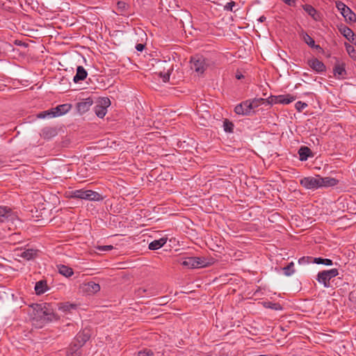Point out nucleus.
Listing matches in <instances>:
<instances>
[{
    "mask_svg": "<svg viewBox=\"0 0 356 356\" xmlns=\"http://www.w3.org/2000/svg\"><path fill=\"white\" fill-rule=\"evenodd\" d=\"M55 310L54 304L43 302L29 306L27 312L33 325L42 327L46 323L57 321L59 319V316Z\"/></svg>",
    "mask_w": 356,
    "mask_h": 356,
    "instance_id": "1",
    "label": "nucleus"
},
{
    "mask_svg": "<svg viewBox=\"0 0 356 356\" xmlns=\"http://www.w3.org/2000/svg\"><path fill=\"white\" fill-rule=\"evenodd\" d=\"M70 197L73 199H81L90 201H100L103 200L102 195L92 190H75L70 193Z\"/></svg>",
    "mask_w": 356,
    "mask_h": 356,
    "instance_id": "2",
    "label": "nucleus"
},
{
    "mask_svg": "<svg viewBox=\"0 0 356 356\" xmlns=\"http://www.w3.org/2000/svg\"><path fill=\"white\" fill-rule=\"evenodd\" d=\"M338 275L339 271L337 268L322 270L318 273L316 280L322 284L324 287L329 288L330 286V280Z\"/></svg>",
    "mask_w": 356,
    "mask_h": 356,
    "instance_id": "3",
    "label": "nucleus"
},
{
    "mask_svg": "<svg viewBox=\"0 0 356 356\" xmlns=\"http://www.w3.org/2000/svg\"><path fill=\"white\" fill-rule=\"evenodd\" d=\"M191 69L199 74H202L209 66V61L202 56L195 55L191 60Z\"/></svg>",
    "mask_w": 356,
    "mask_h": 356,
    "instance_id": "4",
    "label": "nucleus"
},
{
    "mask_svg": "<svg viewBox=\"0 0 356 356\" xmlns=\"http://www.w3.org/2000/svg\"><path fill=\"white\" fill-rule=\"evenodd\" d=\"M181 264L188 268L193 269L207 267L209 265V262L204 257H186Z\"/></svg>",
    "mask_w": 356,
    "mask_h": 356,
    "instance_id": "5",
    "label": "nucleus"
},
{
    "mask_svg": "<svg viewBox=\"0 0 356 356\" xmlns=\"http://www.w3.org/2000/svg\"><path fill=\"white\" fill-rule=\"evenodd\" d=\"M90 331L87 329H84L79 332L75 337L74 341L72 343L71 349L72 351L76 352L78 349L81 348L90 338Z\"/></svg>",
    "mask_w": 356,
    "mask_h": 356,
    "instance_id": "6",
    "label": "nucleus"
},
{
    "mask_svg": "<svg viewBox=\"0 0 356 356\" xmlns=\"http://www.w3.org/2000/svg\"><path fill=\"white\" fill-rule=\"evenodd\" d=\"M41 217V211L38 210L35 205L24 206V221L38 222Z\"/></svg>",
    "mask_w": 356,
    "mask_h": 356,
    "instance_id": "7",
    "label": "nucleus"
},
{
    "mask_svg": "<svg viewBox=\"0 0 356 356\" xmlns=\"http://www.w3.org/2000/svg\"><path fill=\"white\" fill-rule=\"evenodd\" d=\"M320 175L315 177H305L300 180V185L307 190L315 191L321 188L319 183Z\"/></svg>",
    "mask_w": 356,
    "mask_h": 356,
    "instance_id": "8",
    "label": "nucleus"
},
{
    "mask_svg": "<svg viewBox=\"0 0 356 356\" xmlns=\"http://www.w3.org/2000/svg\"><path fill=\"white\" fill-rule=\"evenodd\" d=\"M111 105V101L108 97L101 98L97 104L94 107V111L97 117L103 118L107 113V108Z\"/></svg>",
    "mask_w": 356,
    "mask_h": 356,
    "instance_id": "9",
    "label": "nucleus"
},
{
    "mask_svg": "<svg viewBox=\"0 0 356 356\" xmlns=\"http://www.w3.org/2000/svg\"><path fill=\"white\" fill-rule=\"evenodd\" d=\"M40 250L36 248H33L29 245L24 247V260L34 262L39 257Z\"/></svg>",
    "mask_w": 356,
    "mask_h": 356,
    "instance_id": "10",
    "label": "nucleus"
},
{
    "mask_svg": "<svg viewBox=\"0 0 356 356\" xmlns=\"http://www.w3.org/2000/svg\"><path fill=\"white\" fill-rule=\"evenodd\" d=\"M93 104V100L91 97H88L78 102L76 105L77 112L82 115L86 113Z\"/></svg>",
    "mask_w": 356,
    "mask_h": 356,
    "instance_id": "11",
    "label": "nucleus"
},
{
    "mask_svg": "<svg viewBox=\"0 0 356 356\" xmlns=\"http://www.w3.org/2000/svg\"><path fill=\"white\" fill-rule=\"evenodd\" d=\"M307 64L313 70L318 73L325 72L326 70L324 63L316 58L308 60Z\"/></svg>",
    "mask_w": 356,
    "mask_h": 356,
    "instance_id": "12",
    "label": "nucleus"
},
{
    "mask_svg": "<svg viewBox=\"0 0 356 356\" xmlns=\"http://www.w3.org/2000/svg\"><path fill=\"white\" fill-rule=\"evenodd\" d=\"M250 104L246 100L236 106L234 111L238 115H247L251 113Z\"/></svg>",
    "mask_w": 356,
    "mask_h": 356,
    "instance_id": "13",
    "label": "nucleus"
},
{
    "mask_svg": "<svg viewBox=\"0 0 356 356\" xmlns=\"http://www.w3.org/2000/svg\"><path fill=\"white\" fill-rule=\"evenodd\" d=\"M82 289L84 291H86L90 294H93V293H95L99 291L100 286L99 284H97L95 282L90 281L87 283H84L83 284Z\"/></svg>",
    "mask_w": 356,
    "mask_h": 356,
    "instance_id": "14",
    "label": "nucleus"
},
{
    "mask_svg": "<svg viewBox=\"0 0 356 356\" xmlns=\"http://www.w3.org/2000/svg\"><path fill=\"white\" fill-rule=\"evenodd\" d=\"M72 108L71 104H63L53 108L56 117L61 116L69 112Z\"/></svg>",
    "mask_w": 356,
    "mask_h": 356,
    "instance_id": "15",
    "label": "nucleus"
},
{
    "mask_svg": "<svg viewBox=\"0 0 356 356\" xmlns=\"http://www.w3.org/2000/svg\"><path fill=\"white\" fill-rule=\"evenodd\" d=\"M300 36L302 39L304 40V42L311 48H314L317 50L322 49V48L319 45L315 44L314 39L311 36H309L306 32L302 31L300 33Z\"/></svg>",
    "mask_w": 356,
    "mask_h": 356,
    "instance_id": "16",
    "label": "nucleus"
},
{
    "mask_svg": "<svg viewBox=\"0 0 356 356\" xmlns=\"http://www.w3.org/2000/svg\"><path fill=\"white\" fill-rule=\"evenodd\" d=\"M35 291L37 295H41L47 291L49 288L45 280H42L35 283Z\"/></svg>",
    "mask_w": 356,
    "mask_h": 356,
    "instance_id": "17",
    "label": "nucleus"
},
{
    "mask_svg": "<svg viewBox=\"0 0 356 356\" xmlns=\"http://www.w3.org/2000/svg\"><path fill=\"white\" fill-rule=\"evenodd\" d=\"M298 153L299 154V159L301 161H307L309 157L313 156L311 149L306 146L300 147Z\"/></svg>",
    "mask_w": 356,
    "mask_h": 356,
    "instance_id": "18",
    "label": "nucleus"
},
{
    "mask_svg": "<svg viewBox=\"0 0 356 356\" xmlns=\"http://www.w3.org/2000/svg\"><path fill=\"white\" fill-rule=\"evenodd\" d=\"M319 183L321 188L330 187L336 186L339 183V180L332 177H322L320 176Z\"/></svg>",
    "mask_w": 356,
    "mask_h": 356,
    "instance_id": "19",
    "label": "nucleus"
},
{
    "mask_svg": "<svg viewBox=\"0 0 356 356\" xmlns=\"http://www.w3.org/2000/svg\"><path fill=\"white\" fill-rule=\"evenodd\" d=\"M334 75L337 79H343L346 76V71L343 63H337L334 65Z\"/></svg>",
    "mask_w": 356,
    "mask_h": 356,
    "instance_id": "20",
    "label": "nucleus"
},
{
    "mask_svg": "<svg viewBox=\"0 0 356 356\" xmlns=\"http://www.w3.org/2000/svg\"><path fill=\"white\" fill-rule=\"evenodd\" d=\"M88 73L83 66H78L76 75L73 78L74 83L83 81L87 77Z\"/></svg>",
    "mask_w": 356,
    "mask_h": 356,
    "instance_id": "21",
    "label": "nucleus"
},
{
    "mask_svg": "<svg viewBox=\"0 0 356 356\" xmlns=\"http://www.w3.org/2000/svg\"><path fill=\"white\" fill-rule=\"evenodd\" d=\"M10 209L6 207H0V222H5L13 220Z\"/></svg>",
    "mask_w": 356,
    "mask_h": 356,
    "instance_id": "22",
    "label": "nucleus"
},
{
    "mask_svg": "<svg viewBox=\"0 0 356 356\" xmlns=\"http://www.w3.org/2000/svg\"><path fill=\"white\" fill-rule=\"evenodd\" d=\"M56 267L58 273L66 277H70L74 275L73 269L67 266L58 264Z\"/></svg>",
    "mask_w": 356,
    "mask_h": 356,
    "instance_id": "23",
    "label": "nucleus"
},
{
    "mask_svg": "<svg viewBox=\"0 0 356 356\" xmlns=\"http://www.w3.org/2000/svg\"><path fill=\"white\" fill-rule=\"evenodd\" d=\"M167 242L166 238H161L159 240H154L149 244V249L156 250L163 247Z\"/></svg>",
    "mask_w": 356,
    "mask_h": 356,
    "instance_id": "24",
    "label": "nucleus"
},
{
    "mask_svg": "<svg viewBox=\"0 0 356 356\" xmlns=\"http://www.w3.org/2000/svg\"><path fill=\"white\" fill-rule=\"evenodd\" d=\"M295 98L291 95H277V102L278 104H289L293 102Z\"/></svg>",
    "mask_w": 356,
    "mask_h": 356,
    "instance_id": "25",
    "label": "nucleus"
},
{
    "mask_svg": "<svg viewBox=\"0 0 356 356\" xmlns=\"http://www.w3.org/2000/svg\"><path fill=\"white\" fill-rule=\"evenodd\" d=\"M37 117L38 118H41V119H44V118L51 119V118H56V115H55V113H54L53 108H50L49 110L44 111H42V112L39 113L37 115Z\"/></svg>",
    "mask_w": 356,
    "mask_h": 356,
    "instance_id": "26",
    "label": "nucleus"
},
{
    "mask_svg": "<svg viewBox=\"0 0 356 356\" xmlns=\"http://www.w3.org/2000/svg\"><path fill=\"white\" fill-rule=\"evenodd\" d=\"M342 15L346 19V20L349 22H356V15L350 10V8L346 9Z\"/></svg>",
    "mask_w": 356,
    "mask_h": 356,
    "instance_id": "27",
    "label": "nucleus"
},
{
    "mask_svg": "<svg viewBox=\"0 0 356 356\" xmlns=\"http://www.w3.org/2000/svg\"><path fill=\"white\" fill-rule=\"evenodd\" d=\"M138 296H152L156 294V293L154 291V289L152 288L150 289H145V288H139L136 291Z\"/></svg>",
    "mask_w": 356,
    "mask_h": 356,
    "instance_id": "28",
    "label": "nucleus"
},
{
    "mask_svg": "<svg viewBox=\"0 0 356 356\" xmlns=\"http://www.w3.org/2000/svg\"><path fill=\"white\" fill-rule=\"evenodd\" d=\"M265 99H266L264 98H254L253 99L248 100L249 103L251 104L250 111H252L253 108H257L261 104H266Z\"/></svg>",
    "mask_w": 356,
    "mask_h": 356,
    "instance_id": "29",
    "label": "nucleus"
},
{
    "mask_svg": "<svg viewBox=\"0 0 356 356\" xmlns=\"http://www.w3.org/2000/svg\"><path fill=\"white\" fill-rule=\"evenodd\" d=\"M284 274L286 276H291L295 273L294 263L293 261L288 264V265L282 268Z\"/></svg>",
    "mask_w": 356,
    "mask_h": 356,
    "instance_id": "30",
    "label": "nucleus"
},
{
    "mask_svg": "<svg viewBox=\"0 0 356 356\" xmlns=\"http://www.w3.org/2000/svg\"><path fill=\"white\" fill-rule=\"evenodd\" d=\"M340 32L348 40H349L351 37H353V34H355L350 28L346 26L340 29Z\"/></svg>",
    "mask_w": 356,
    "mask_h": 356,
    "instance_id": "31",
    "label": "nucleus"
},
{
    "mask_svg": "<svg viewBox=\"0 0 356 356\" xmlns=\"http://www.w3.org/2000/svg\"><path fill=\"white\" fill-rule=\"evenodd\" d=\"M314 263L317 264H323L325 266H332L333 264L332 260L330 259H323L321 257L314 258Z\"/></svg>",
    "mask_w": 356,
    "mask_h": 356,
    "instance_id": "32",
    "label": "nucleus"
},
{
    "mask_svg": "<svg viewBox=\"0 0 356 356\" xmlns=\"http://www.w3.org/2000/svg\"><path fill=\"white\" fill-rule=\"evenodd\" d=\"M303 9L305 12H307L311 17H312L314 19L316 20V10L315 8L311 5L305 4L303 6Z\"/></svg>",
    "mask_w": 356,
    "mask_h": 356,
    "instance_id": "33",
    "label": "nucleus"
},
{
    "mask_svg": "<svg viewBox=\"0 0 356 356\" xmlns=\"http://www.w3.org/2000/svg\"><path fill=\"white\" fill-rule=\"evenodd\" d=\"M224 131L225 132H233L234 130V124L229 121L227 119H225L223 120V124H222Z\"/></svg>",
    "mask_w": 356,
    "mask_h": 356,
    "instance_id": "34",
    "label": "nucleus"
},
{
    "mask_svg": "<svg viewBox=\"0 0 356 356\" xmlns=\"http://www.w3.org/2000/svg\"><path fill=\"white\" fill-rule=\"evenodd\" d=\"M265 306L268 308L273 309L275 310H279L282 309L281 305L279 303L268 302L265 303Z\"/></svg>",
    "mask_w": 356,
    "mask_h": 356,
    "instance_id": "35",
    "label": "nucleus"
},
{
    "mask_svg": "<svg viewBox=\"0 0 356 356\" xmlns=\"http://www.w3.org/2000/svg\"><path fill=\"white\" fill-rule=\"evenodd\" d=\"M336 7L340 11L341 15H343V12H345L346 9L348 8V7L341 1H337Z\"/></svg>",
    "mask_w": 356,
    "mask_h": 356,
    "instance_id": "36",
    "label": "nucleus"
},
{
    "mask_svg": "<svg viewBox=\"0 0 356 356\" xmlns=\"http://www.w3.org/2000/svg\"><path fill=\"white\" fill-rule=\"evenodd\" d=\"M154 352L150 349H144L143 350H140L137 353V356H153Z\"/></svg>",
    "mask_w": 356,
    "mask_h": 356,
    "instance_id": "37",
    "label": "nucleus"
},
{
    "mask_svg": "<svg viewBox=\"0 0 356 356\" xmlns=\"http://www.w3.org/2000/svg\"><path fill=\"white\" fill-rule=\"evenodd\" d=\"M277 96H270L269 97L266 98L265 99L266 104L268 105H273L278 104V102H277Z\"/></svg>",
    "mask_w": 356,
    "mask_h": 356,
    "instance_id": "38",
    "label": "nucleus"
},
{
    "mask_svg": "<svg viewBox=\"0 0 356 356\" xmlns=\"http://www.w3.org/2000/svg\"><path fill=\"white\" fill-rule=\"evenodd\" d=\"M127 7L128 5L124 1H120L117 3V8L120 12H124L127 10Z\"/></svg>",
    "mask_w": 356,
    "mask_h": 356,
    "instance_id": "39",
    "label": "nucleus"
},
{
    "mask_svg": "<svg viewBox=\"0 0 356 356\" xmlns=\"http://www.w3.org/2000/svg\"><path fill=\"white\" fill-rule=\"evenodd\" d=\"M70 138H69L68 135H65V136L62 137V141H61V147H68L70 144Z\"/></svg>",
    "mask_w": 356,
    "mask_h": 356,
    "instance_id": "40",
    "label": "nucleus"
},
{
    "mask_svg": "<svg viewBox=\"0 0 356 356\" xmlns=\"http://www.w3.org/2000/svg\"><path fill=\"white\" fill-rule=\"evenodd\" d=\"M74 307L75 306L73 305H69L67 303H65V304H60L58 307V309L60 310H63L64 312H66V311L70 310V309H72V308H74Z\"/></svg>",
    "mask_w": 356,
    "mask_h": 356,
    "instance_id": "41",
    "label": "nucleus"
},
{
    "mask_svg": "<svg viewBox=\"0 0 356 356\" xmlns=\"http://www.w3.org/2000/svg\"><path fill=\"white\" fill-rule=\"evenodd\" d=\"M346 49L348 54L351 56H354L355 55V49L353 46L349 44H345Z\"/></svg>",
    "mask_w": 356,
    "mask_h": 356,
    "instance_id": "42",
    "label": "nucleus"
},
{
    "mask_svg": "<svg viewBox=\"0 0 356 356\" xmlns=\"http://www.w3.org/2000/svg\"><path fill=\"white\" fill-rule=\"evenodd\" d=\"M156 304L159 305H164L168 302V297L163 296L160 298L156 299Z\"/></svg>",
    "mask_w": 356,
    "mask_h": 356,
    "instance_id": "43",
    "label": "nucleus"
},
{
    "mask_svg": "<svg viewBox=\"0 0 356 356\" xmlns=\"http://www.w3.org/2000/svg\"><path fill=\"white\" fill-rule=\"evenodd\" d=\"M295 106L298 111H301L307 106V104L305 102L299 101L296 103Z\"/></svg>",
    "mask_w": 356,
    "mask_h": 356,
    "instance_id": "44",
    "label": "nucleus"
},
{
    "mask_svg": "<svg viewBox=\"0 0 356 356\" xmlns=\"http://www.w3.org/2000/svg\"><path fill=\"white\" fill-rule=\"evenodd\" d=\"M97 249L99 251H110L113 249V246L111 245H99L97 248Z\"/></svg>",
    "mask_w": 356,
    "mask_h": 356,
    "instance_id": "45",
    "label": "nucleus"
},
{
    "mask_svg": "<svg viewBox=\"0 0 356 356\" xmlns=\"http://www.w3.org/2000/svg\"><path fill=\"white\" fill-rule=\"evenodd\" d=\"M160 76L162 78L163 81L164 83H166L167 81H169V79H170V70H168V72L164 74L161 72Z\"/></svg>",
    "mask_w": 356,
    "mask_h": 356,
    "instance_id": "46",
    "label": "nucleus"
},
{
    "mask_svg": "<svg viewBox=\"0 0 356 356\" xmlns=\"http://www.w3.org/2000/svg\"><path fill=\"white\" fill-rule=\"evenodd\" d=\"M30 43L35 44V42L29 38H24V47H29Z\"/></svg>",
    "mask_w": 356,
    "mask_h": 356,
    "instance_id": "47",
    "label": "nucleus"
},
{
    "mask_svg": "<svg viewBox=\"0 0 356 356\" xmlns=\"http://www.w3.org/2000/svg\"><path fill=\"white\" fill-rule=\"evenodd\" d=\"M235 6V3L232 1L227 2L225 6V8L227 10H232L233 7Z\"/></svg>",
    "mask_w": 356,
    "mask_h": 356,
    "instance_id": "48",
    "label": "nucleus"
},
{
    "mask_svg": "<svg viewBox=\"0 0 356 356\" xmlns=\"http://www.w3.org/2000/svg\"><path fill=\"white\" fill-rule=\"evenodd\" d=\"M311 257H301L299 260H298V263L299 264H303V263H305V262H308V260L310 259Z\"/></svg>",
    "mask_w": 356,
    "mask_h": 356,
    "instance_id": "49",
    "label": "nucleus"
},
{
    "mask_svg": "<svg viewBox=\"0 0 356 356\" xmlns=\"http://www.w3.org/2000/svg\"><path fill=\"white\" fill-rule=\"evenodd\" d=\"M145 48V45L143 44H137L136 46V49L138 51H142Z\"/></svg>",
    "mask_w": 356,
    "mask_h": 356,
    "instance_id": "50",
    "label": "nucleus"
},
{
    "mask_svg": "<svg viewBox=\"0 0 356 356\" xmlns=\"http://www.w3.org/2000/svg\"><path fill=\"white\" fill-rule=\"evenodd\" d=\"M349 41L356 45V35L353 34V37H351Z\"/></svg>",
    "mask_w": 356,
    "mask_h": 356,
    "instance_id": "51",
    "label": "nucleus"
},
{
    "mask_svg": "<svg viewBox=\"0 0 356 356\" xmlns=\"http://www.w3.org/2000/svg\"><path fill=\"white\" fill-rule=\"evenodd\" d=\"M236 78L237 79H241L242 78H243V75L241 73H240V72H237L236 74Z\"/></svg>",
    "mask_w": 356,
    "mask_h": 356,
    "instance_id": "52",
    "label": "nucleus"
},
{
    "mask_svg": "<svg viewBox=\"0 0 356 356\" xmlns=\"http://www.w3.org/2000/svg\"><path fill=\"white\" fill-rule=\"evenodd\" d=\"M15 44L19 46H22V40H16L15 41Z\"/></svg>",
    "mask_w": 356,
    "mask_h": 356,
    "instance_id": "53",
    "label": "nucleus"
},
{
    "mask_svg": "<svg viewBox=\"0 0 356 356\" xmlns=\"http://www.w3.org/2000/svg\"><path fill=\"white\" fill-rule=\"evenodd\" d=\"M259 22H263L266 20V17L264 16H261L259 19Z\"/></svg>",
    "mask_w": 356,
    "mask_h": 356,
    "instance_id": "54",
    "label": "nucleus"
},
{
    "mask_svg": "<svg viewBox=\"0 0 356 356\" xmlns=\"http://www.w3.org/2000/svg\"><path fill=\"white\" fill-rule=\"evenodd\" d=\"M33 194H32V193L27 194L26 197V200L29 198V197H33Z\"/></svg>",
    "mask_w": 356,
    "mask_h": 356,
    "instance_id": "55",
    "label": "nucleus"
},
{
    "mask_svg": "<svg viewBox=\"0 0 356 356\" xmlns=\"http://www.w3.org/2000/svg\"><path fill=\"white\" fill-rule=\"evenodd\" d=\"M23 19H24V22H25L27 19H29V16L24 15Z\"/></svg>",
    "mask_w": 356,
    "mask_h": 356,
    "instance_id": "56",
    "label": "nucleus"
},
{
    "mask_svg": "<svg viewBox=\"0 0 356 356\" xmlns=\"http://www.w3.org/2000/svg\"><path fill=\"white\" fill-rule=\"evenodd\" d=\"M23 35L24 36H29V37L30 36L29 33H26V32L25 33L24 31Z\"/></svg>",
    "mask_w": 356,
    "mask_h": 356,
    "instance_id": "57",
    "label": "nucleus"
},
{
    "mask_svg": "<svg viewBox=\"0 0 356 356\" xmlns=\"http://www.w3.org/2000/svg\"><path fill=\"white\" fill-rule=\"evenodd\" d=\"M149 134H157V132L152 131Z\"/></svg>",
    "mask_w": 356,
    "mask_h": 356,
    "instance_id": "58",
    "label": "nucleus"
},
{
    "mask_svg": "<svg viewBox=\"0 0 356 356\" xmlns=\"http://www.w3.org/2000/svg\"><path fill=\"white\" fill-rule=\"evenodd\" d=\"M3 163L2 160L0 159V164Z\"/></svg>",
    "mask_w": 356,
    "mask_h": 356,
    "instance_id": "59",
    "label": "nucleus"
}]
</instances>
